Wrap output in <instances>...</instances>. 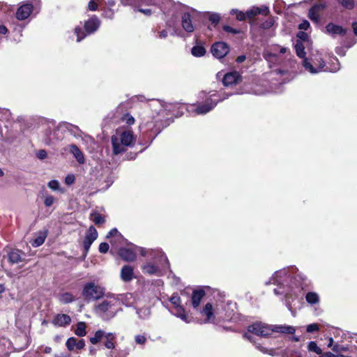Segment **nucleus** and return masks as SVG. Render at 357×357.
I'll return each mask as SVG.
<instances>
[{"mask_svg": "<svg viewBox=\"0 0 357 357\" xmlns=\"http://www.w3.org/2000/svg\"><path fill=\"white\" fill-rule=\"evenodd\" d=\"M304 280L305 275L298 272L296 267H289L277 271L274 273L266 284H273L278 285L274 289L275 295L289 296H291L293 288H299L301 284L297 283L298 280Z\"/></svg>", "mask_w": 357, "mask_h": 357, "instance_id": "obj_1", "label": "nucleus"}, {"mask_svg": "<svg viewBox=\"0 0 357 357\" xmlns=\"http://www.w3.org/2000/svg\"><path fill=\"white\" fill-rule=\"evenodd\" d=\"M296 331L294 327L285 325H272L269 326L261 322H256L248 327V333H244L243 337L250 342H253L252 337L249 334L253 333L260 337H268L273 332L294 334Z\"/></svg>", "mask_w": 357, "mask_h": 357, "instance_id": "obj_2", "label": "nucleus"}, {"mask_svg": "<svg viewBox=\"0 0 357 357\" xmlns=\"http://www.w3.org/2000/svg\"><path fill=\"white\" fill-rule=\"evenodd\" d=\"M329 66H326L321 54L317 53L310 58H304L302 61V66L305 70L311 74H317L325 71L335 73L339 70L340 63L338 59L333 58Z\"/></svg>", "mask_w": 357, "mask_h": 357, "instance_id": "obj_3", "label": "nucleus"}, {"mask_svg": "<svg viewBox=\"0 0 357 357\" xmlns=\"http://www.w3.org/2000/svg\"><path fill=\"white\" fill-rule=\"evenodd\" d=\"M137 252H139L144 257L149 253L153 258H158L160 262L168 264L167 257L160 250H147L143 248L132 245L128 248H122L119 251L120 257L126 261L135 260Z\"/></svg>", "mask_w": 357, "mask_h": 357, "instance_id": "obj_4", "label": "nucleus"}, {"mask_svg": "<svg viewBox=\"0 0 357 357\" xmlns=\"http://www.w3.org/2000/svg\"><path fill=\"white\" fill-rule=\"evenodd\" d=\"M111 141L113 154L118 155L126 152L128 147H132L135 144V137L132 130H116Z\"/></svg>", "mask_w": 357, "mask_h": 357, "instance_id": "obj_5", "label": "nucleus"}, {"mask_svg": "<svg viewBox=\"0 0 357 357\" xmlns=\"http://www.w3.org/2000/svg\"><path fill=\"white\" fill-rule=\"evenodd\" d=\"M94 310L102 319L109 320L114 318L121 308L119 307V299L111 296L96 305Z\"/></svg>", "mask_w": 357, "mask_h": 357, "instance_id": "obj_6", "label": "nucleus"}, {"mask_svg": "<svg viewBox=\"0 0 357 357\" xmlns=\"http://www.w3.org/2000/svg\"><path fill=\"white\" fill-rule=\"evenodd\" d=\"M161 121L162 119L160 118H155V116H153L151 119L150 117L147 116L142 120L139 128L144 133L149 135V137H151L150 144L152 142L153 139L162 130Z\"/></svg>", "mask_w": 357, "mask_h": 357, "instance_id": "obj_7", "label": "nucleus"}, {"mask_svg": "<svg viewBox=\"0 0 357 357\" xmlns=\"http://www.w3.org/2000/svg\"><path fill=\"white\" fill-rule=\"evenodd\" d=\"M231 94H219L213 93L206 98V102L202 105H197L195 109L197 114H205L212 110L217 103L229 98Z\"/></svg>", "mask_w": 357, "mask_h": 357, "instance_id": "obj_8", "label": "nucleus"}, {"mask_svg": "<svg viewBox=\"0 0 357 357\" xmlns=\"http://www.w3.org/2000/svg\"><path fill=\"white\" fill-rule=\"evenodd\" d=\"M100 25V21L96 15H93L84 24V31L81 27L77 26L74 33L77 36V42H80L87 35L95 33Z\"/></svg>", "mask_w": 357, "mask_h": 357, "instance_id": "obj_9", "label": "nucleus"}, {"mask_svg": "<svg viewBox=\"0 0 357 357\" xmlns=\"http://www.w3.org/2000/svg\"><path fill=\"white\" fill-rule=\"evenodd\" d=\"M105 294V289L93 282L84 284L82 295L85 301L89 302L100 299Z\"/></svg>", "mask_w": 357, "mask_h": 357, "instance_id": "obj_10", "label": "nucleus"}, {"mask_svg": "<svg viewBox=\"0 0 357 357\" xmlns=\"http://www.w3.org/2000/svg\"><path fill=\"white\" fill-rule=\"evenodd\" d=\"M149 105L153 114H155L157 118H160L161 119L168 116V112L173 107L172 105L165 104L158 99L151 100Z\"/></svg>", "mask_w": 357, "mask_h": 357, "instance_id": "obj_11", "label": "nucleus"}, {"mask_svg": "<svg viewBox=\"0 0 357 357\" xmlns=\"http://www.w3.org/2000/svg\"><path fill=\"white\" fill-rule=\"evenodd\" d=\"M197 11L186 6H182L181 10V24L183 29L188 33H192L195 30V26L192 22V18L195 17Z\"/></svg>", "mask_w": 357, "mask_h": 357, "instance_id": "obj_12", "label": "nucleus"}, {"mask_svg": "<svg viewBox=\"0 0 357 357\" xmlns=\"http://www.w3.org/2000/svg\"><path fill=\"white\" fill-rule=\"evenodd\" d=\"M59 132H61V130H59V126L54 129L47 128L43 137V142L46 145L50 146L62 139L63 136Z\"/></svg>", "mask_w": 357, "mask_h": 357, "instance_id": "obj_13", "label": "nucleus"}, {"mask_svg": "<svg viewBox=\"0 0 357 357\" xmlns=\"http://www.w3.org/2000/svg\"><path fill=\"white\" fill-rule=\"evenodd\" d=\"M34 3L32 1H26L24 2L17 9L16 12V17L19 20H24L27 19L31 13Z\"/></svg>", "mask_w": 357, "mask_h": 357, "instance_id": "obj_14", "label": "nucleus"}, {"mask_svg": "<svg viewBox=\"0 0 357 357\" xmlns=\"http://www.w3.org/2000/svg\"><path fill=\"white\" fill-rule=\"evenodd\" d=\"M229 51V47L225 42H216L211 47V53L217 59L223 58Z\"/></svg>", "mask_w": 357, "mask_h": 357, "instance_id": "obj_15", "label": "nucleus"}, {"mask_svg": "<svg viewBox=\"0 0 357 357\" xmlns=\"http://www.w3.org/2000/svg\"><path fill=\"white\" fill-rule=\"evenodd\" d=\"M59 130L61 132H68L70 135L76 138L82 137V132L78 126L69 123L68 122H62L59 125Z\"/></svg>", "mask_w": 357, "mask_h": 357, "instance_id": "obj_16", "label": "nucleus"}, {"mask_svg": "<svg viewBox=\"0 0 357 357\" xmlns=\"http://www.w3.org/2000/svg\"><path fill=\"white\" fill-rule=\"evenodd\" d=\"M200 313L206 317L204 323L213 322L215 320L214 314H220L218 308L216 307L214 309L210 303H208L205 305V306L200 311Z\"/></svg>", "mask_w": 357, "mask_h": 357, "instance_id": "obj_17", "label": "nucleus"}, {"mask_svg": "<svg viewBox=\"0 0 357 357\" xmlns=\"http://www.w3.org/2000/svg\"><path fill=\"white\" fill-rule=\"evenodd\" d=\"M326 33L335 38L336 36H344L347 33V29H344L341 26L335 24L332 22L328 23L326 26Z\"/></svg>", "mask_w": 357, "mask_h": 357, "instance_id": "obj_18", "label": "nucleus"}, {"mask_svg": "<svg viewBox=\"0 0 357 357\" xmlns=\"http://www.w3.org/2000/svg\"><path fill=\"white\" fill-rule=\"evenodd\" d=\"M144 0H121V2L124 6H130L134 8V10H138L145 15L149 16L151 15L152 11L149 8H139V3L144 2Z\"/></svg>", "mask_w": 357, "mask_h": 357, "instance_id": "obj_19", "label": "nucleus"}, {"mask_svg": "<svg viewBox=\"0 0 357 357\" xmlns=\"http://www.w3.org/2000/svg\"><path fill=\"white\" fill-rule=\"evenodd\" d=\"M241 81V76L238 72H231L227 73L223 79L222 83L226 86H229L236 84Z\"/></svg>", "mask_w": 357, "mask_h": 357, "instance_id": "obj_20", "label": "nucleus"}, {"mask_svg": "<svg viewBox=\"0 0 357 357\" xmlns=\"http://www.w3.org/2000/svg\"><path fill=\"white\" fill-rule=\"evenodd\" d=\"M269 12L268 8L266 6H262L261 7L253 6L246 11L247 19L251 20L259 14L268 15Z\"/></svg>", "mask_w": 357, "mask_h": 357, "instance_id": "obj_21", "label": "nucleus"}, {"mask_svg": "<svg viewBox=\"0 0 357 357\" xmlns=\"http://www.w3.org/2000/svg\"><path fill=\"white\" fill-rule=\"evenodd\" d=\"M118 299L119 301H121L122 304L126 307H132L135 308V305L139 303L138 300H137L136 297L131 293L121 294Z\"/></svg>", "mask_w": 357, "mask_h": 357, "instance_id": "obj_22", "label": "nucleus"}, {"mask_svg": "<svg viewBox=\"0 0 357 357\" xmlns=\"http://www.w3.org/2000/svg\"><path fill=\"white\" fill-rule=\"evenodd\" d=\"M71 322V318L66 314H58L54 318L52 324L56 326H66Z\"/></svg>", "mask_w": 357, "mask_h": 357, "instance_id": "obj_23", "label": "nucleus"}, {"mask_svg": "<svg viewBox=\"0 0 357 357\" xmlns=\"http://www.w3.org/2000/svg\"><path fill=\"white\" fill-rule=\"evenodd\" d=\"M66 347L70 351H73L75 349H82L85 346V342L84 340H77L75 337H70L66 341Z\"/></svg>", "mask_w": 357, "mask_h": 357, "instance_id": "obj_24", "label": "nucleus"}, {"mask_svg": "<svg viewBox=\"0 0 357 357\" xmlns=\"http://www.w3.org/2000/svg\"><path fill=\"white\" fill-rule=\"evenodd\" d=\"M68 149L73 155L79 164H84L85 162L84 153L75 144L68 145Z\"/></svg>", "mask_w": 357, "mask_h": 357, "instance_id": "obj_25", "label": "nucleus"}, {"mask_svg": "<svg viewBox=\"0 0 357 357\" xmlns=\"http://www.w3.org/2000/svg\"><path fill=\"white\" fill-rule=\"evenodd\" d=\"M205 291L202 289H195L192 294V305L194 308H197L201 303V301L205 296Z\"/></svg>", "mask_w": 357, "mask_h": 357, "instance_id": "obj_26", "label": "nucleus"}, {"mask_svg": "<svg viewBox=\"0 0 357 357\" xmlns=\"http://www.w3.org/2000/svg\"><path fill=\"white\" fill-rule=\"evenodd\" d=\"M172 313L187 324L192 321V317L186 314L184 307L181 305L174 307V311L172 312Z\"/></svg>", "mask_w": 357, "mask_h": 357, "instance_id": "obj_27", "label": "nucleus"}, {"mask_svg": "<svg viewBox=\"0 0 357 357\" xmlns=\"http://www.w3.org/2000/svg\"><path fill=\"white\" fill-rule=\"evenodd\" d=\"M324 4H316L313 6L309 10L308 17L309 18L315 22H319V11L324 9Z\"/></svg>", "mask_w": 357, "mask_h": 357, "instance_id": "obj_28", "label": "nucleus"}, {"mask_svg": "<svg viewBox=\"0 0 357 357\" xmlns=\"http://www.w3.org/2000/svg\"><path fill=\"white\" fill-rule=\"evenodd\" d=\"M134 278V272L132 266L126 265L121 271V278L124 282H129Z\"/></svg>", "mask_w": 357, "mask_h": 357, "instance_id": "obj_29", "label": "nucleus"}, {"mask_svg": "<svg viewBox=\"0 0 357 357\" xmlns=\"http://www.w3.org/2000/svg\"><path fill=\"white\" fill-rule=\"evenodd\" d=\"M136 313L140 319H147L151 315V309L149 307H140L138 303L135 305Z\"/></svg>", "mask_w": 357, "mask_h": 357, "instance_id": "obj_30", "label": "nucleus"}, {"mask_svg": "<svg viewBox=\"0 0 357 357\" xmlns=\"http://www.w3.org/2000/svg\"><path fill=\"white\" fill-rule=\"evenodd\" d=\"M47 230H43V231H38L36 234V236L31 242L32 246L37 248V247H39L41 245H43V243L45 242V240L47 238Z\"/></svg>", "mask_w": 357, "mask_h": 357, "instance_id": "obj_31", "label": "nucleus"}, {"mask_svg": "<svg viewBox=\"0 0 357 357\" xmlns=\"http://www.w3.org/2000/svg\"><path fill=\"white\" fill-rule=\"evenodd\" d=\"M23 252L19 250H12L8 252V259L12 264H17L22 260Z\"/></svg>", "mask_w": 357, "mask_h": 357, "instance_id": "obj_32", "label": "nucleus"}, {"mask_svg": "<svg viewBox=\"0 0 357 357\" xmlns=\"http://www.w3.org/2000/svg\"><path fill=\"white\" fill-rule=\"evenodd\" d=\"M142 271L144 273L149 275L157 274L159 272L158 266L152 262H147L142 266Z\"/></svg>", "mask_w": 357, "mask_h": 357, "instance_id": "obj_33", "label": "nucleus"}, {"mask_svg": "<svg viewBox=\"0 0 357 357\" xmlns=\"http://www.w3.org/2000/svg\"><path fill=\"white\" fill-rule=\"evenodd\" d=\"M294 47H295L296 55L299 58L303 59V60L304 59V58H306L305 57L306 53L305 52V46L302 41L296 40Z\"/></svg>", "mask_w": 357, "mask_h": 357, "instance_id": "obj_34", "label": "nucleus"}, {"mask_svg": "<svg viewBox=\"0 0 357 357\" xmlns=\"http://www.w3.org/2000/svg\"><path fill=\"white\" fill-rule=\"evenodd\" d=\"M127 105L128 104L126 102L120 103L118 107L115 109L114 112L113 119L115 121L119 122L120 120V114L121 111H123V113L127 111Z\"/></svg>", "mask_w": 357, "mask_h": 357, "instance_id": "obj_35", "label": "nucleus"}, {"mask_svg": "<svg viewBox=\"0 0 357 357\" xmlns=\"http://www.w3.org/2000/svg\"><path fill=\"white\" fill-rule=\"evenodd\" d=\"M119 121L125 122L128 126L133 125L135 123V118L128 112L123 113V111L121 112Z\"/></svg>", "mask_w": 357, "mask_h": 357, "instance_id": "obj_36", "label": "nucleus"}, {"mask_svg": "<svg viewBox=\"0 0 357 357\" xmlns=\"http://www.w3.org/2000/svg\"><path fill=\"white\" fill-rule=\"evenodd\" d=\"M105 338L106 339L105 347L107 349H114V341L116 338L115 335L112 333H106Z\"/></svg>", "mask_w": 357, "mask_h": 357, "instance_id": "obj_37", "label": "nucleus"}, {"mask_svg": "<svg viewBox=\"0 0 357 357\" xmlns=\"http://www.w3.org/2000/svg\"><path fill=\"white\" fill-rule=\"evenodd\" d=\"M306 301L311 305L317 304L319 302V296L315 292H308L305 296Z\"/></svg>", "mask_w": 357, "mask_h": 357, "instance_id": "obj_38", "label": "nucleus"}, {"mask_svg": "<svg viewBox=\"0 0 357 357\" xmlns=\"http://www.w3.org/2000/svg\"><path fill=\"white\" fill-rule=\"evenodd\" d=\"M191 53L197 57L202 56L206 53V50L202 45H195L191 49Z\"/></svg>", "mask_w": 357, "mask_h": 357, "instance_id": "obj_39", "label": "nucleus"}, {"mask_svg": "<svg viewBox=\"0 0 357 357\" xmlns=\"http://www.w3.org/2000/svg\"><path fill=\"white\" fill-rule=\"evenodd\" d=\"M98 238V232L93 226L89 227L84 238L93 242Z\"/></svg>", "mask_w": 357, "mask_h": 357, "instance_id": "obj_40", "label": "nucleus"}, {"mask_svg": "<svg viewBox=\"0 0 357 357\" xmlns=\"http://www.w3.org/2000/svg\"><path fill=\"white\" fill-rule=\"evenodd\" d=\"M106 335V333L102 330L97 331L95 333V335L93 337H91L90 338V342L93 344H97L102 338L105 337Z\"/></svg>", "mask_w": 357, "mask_h": 357, "instance_id": "obj_41", "label": "nucleus"}, {"mask_svg": "<svg viewBox=\"0 0 357 357\" xmlns=\"http://www.w3.org/2000/svg\"><path fill=\"white\" fill-rule=\"evenodd\" d=\"M91 219L97 225H102L105 222V218L101 214L96 212L91 214Z\"/></svg>", "mask_w": 357, "mask_h": 357, "instance_id": "obj_42", "label": "nucleus"}, {"mask_svg": "<svg viewBox=\"0 0 357 357\" xmlns=\"http://www.w3.org/2000/svg\"><path fill=\"white\" fill-rule=\"evenodd\" d=\"M75 333L79 337H83L86 335V324L84 322H78Z\"/></svg>", "mask_w": 357, "mask_h": 357, "instance_id": "obj_43", "label": "nucleus"}, {"mask_svg": "<svg viewBox=\"0 0 357 357\" xmlns=\"http://www.w3.org/2000/svg\"><path fill=\"white\" fill-rule=\"evenodd\" d=\"M307 349L309 351L314 352L318 355L322 354V349L314 341H311L307 344Z\"/></svg>", "mask_w": 357, "mask_h": 357, "instance_id": "obj_44", "label": "nucleus"}, {"mask_svg": "<svg viewBox=\"0 0 357 357\" xmlns=\"http://www.w3.org/2000/svg\"><path fill=\"white\" fill-rule=\"evenodd\" d=\"M47 185L51 190L54 191H59L61 193L64 192V190L62 188H61L60 183L56 180L50 181L48 183Z\"/></svg>", "mask_w": 357, "mask_h": 357, "instance_id": "obj_45", "label": "nucleus"}, {"mask_svg": "<svg viewBox=\"0 0 357 357\" xmlns=\"http://www.w3.org/2000/svg\"><path fill=\"white\" fill-rule=\"evenodd\" d=\"M59 301L62 303H69L74 301V296L70 293H63L60 295Z\"/></svg>", "mask_w": 357, "mask_h": 357, "instance_id": "obj_46", "label": "nucleus"}, {"mask_svg": "<svg viewBox=\"0 0 357 357\" xmlns=\"http://www.w3.org/2000/svg\"><path fill=\"white\" fill-rule=\"evenodd\" d=\"M230 14L235 15L236 19L238 21H243V20L247 19L246 12L243 13V11H241V10H239L238 9H232L230 11Z\"/></svg>", "mask_w": 357, "mask_h": 357, "instance_id": "obj_47", "label": "nucleus"}, {"mask_svg": "<svg viewBox=\"0 0 357 357\" xmlns=\"http://www.w3.org/2000/svg\"><path fill=\"white\" fill-rule=\"evenodd\" d=\"M102 16L103 17L107 18V19H112L115 14V10L112 8H102Z\"/></svg>", "mask_w": 357, "mask_h": 357, "instance_id": "obj_48", "label": "nucleus"}, {"mask_svg": "<svg viewBox=\"0 0 357 357\" xmlns=\"http://www.w3.org/2000/svg\"><path fill=\"white\" fill-rule=\"evenodd\" d=\"M255 347H256V348L258 350H259L263 354H268L270 356H275V354H276L275 349H267V348L261 346L259 344H256Z\"/></svg>", "mask_w": 357, "mask_h": 357, "instance_id": "obj_49", "label": "nucleus"}, {"mask_svg": "<svg viewBox=\"0 0 357 357\" xmlns=\"http://www.w3.org/2000/svg\"><path fill=\"white\" fill-rule=\"evenodd\" d=\"M112 237L116 238L117 240H120L123 238L122 235L119 232V231L116 228L111 229L110 231L107 235V238H110Z\"/></svg>", "mask_w": 357, "mask_h": 357, "instance_id": "obj_50", "label": "nucleus"}, {"mask_svg": "<svg viewBox=\"0 0 357 357\" xmlns=\"http://www.w3.org/2000/svg\"><path fill=\"white\" fill-rule=\"evenodd\" d=\"M169 301L174 305V307L181 305V298L178 294H174L169 298Z\"/></svg>", "mask_w": 357, "mask_h": 357, "instance_id": "obj_51", "label": "nucleus"}, {"mask_svg": "<svg viewBox=\"0 0 357 357\" xmlns=\"http://www.w3.org/2000/svg\"><path fill=\"white\" fill-rule=\"evenodd\" d=\"M100 0H90L88 3V10L90 11H96L98 8V2Z\"/></svg>", "mask_w": 357, "mask_h": 357, "instance_id": "obj_52", "label": "nucleus"}, {"mask_svg": "<svg viewBox=\"0 0 357 357\" xmlns=\"http://www.w3.org/2000/svg\"><path fill=\"white\" fill-rule=\"evenodd\" d=\"M55 202V198L50 195H46L44 199V204L47 207L51 206Z\"/></svg>", "mask_w": 357, "mask_h": 357, "instance_id": "obj_53", "label": "nucleus"}, {"mask_svg": "<svg viewBox=\"0 0 357 357\" xmlns=\"http://www.w3.org/2000/svg\"><path fill=\"white\" fill-rule=\"evenodd\" d=\"M340 2L347 9H352L354 6V0H340Z\"/></svg>", "mask_w": 357, "mask_h": 357, "instance_id": "obj_54", "label": "nucleus"}, {"mask_svg": "<svg viewBox=\"0 0 357 357\" xmlns=\"http://www.w3.org/2000/svg\"><path fill=\"white\" fill-rule=\"evenodd\" d=\"M264 56L269 63L275 62L278 60L277 56L272 53H266Z\"/></svg>", "mask_w": 357, "mask_h": 357, "instance_id": "obj_55", "label": "nucleus"}, {"mask_svg": "<svg viewBox=\"0 0 357 357\" xmlns=\"http://www.w3.org/2000/svg\"><path fill=\"white\" fill-rule=\"evenodd\" d=\"M318 331H319V326L317 324H311L306 327V331L307 333H313Z\"/></svg>", "mask_w": 357, "mask_h": 357, "instance_id": "obj_56", "label": "nucleus"}, {"mask_svg": "<svg viewBox=\"0 0 357 357\" xmlns=\"http://www.w3.org/2000/svg\"><path fill=\"white\" fill-rule=\"evenodd\" d=\"M135 340L138 344H144L146 342V337L144 335H137L135 337Z\"/></svg>", "mask_w": 357, "mask_h": 357, "instance_id": "obj_57", "label": "nucleus"}, {"mask_svg": "<svg viewBox=\"0 0 357 357\" xmlns=\"http://www.w3.org/2000/svg\"><path fill=\"white\" fill-rule=\"evenodd\" d=\"M347 347H345L344 346H340L337 344H335L333 347H332V350L337 353V354H339L338 353L340 352H342V351H347Z\"/></svg>", "mask_w": 357, "mask_h": 357, "instance_id": "obj_58", "label": "nucleus"}, {"mask_svg": "<svg viewBox=\"0 0 357 357\" xmlns=\"http://www.w3.org/2000/svg\"><path fill=\"white\" fill-rule=\"evenodd\" d=\"M297 38H298V40H301L303 43L304 42L307 41V40H308V35H307V33H305L304 31H299L297 33Z\"/></svg>", "mask_w": 357, "mask_h": 357, "instance_id": "obj_59", "label": "nucleus"}, {"mask_svg": "<svg viewBox=\"0 0 357 357\" xmlns=\"http://www.w3.org/2000/svg\"><path fill=\"white\" fill-rule=\"evenodd\" d=\"M220 17L217 13H212L209 15V20L214 24H217L220 21Z\"/></svg>", "mask_w": 357, "mask_h": 357, "instance_id": "obj_60", "label": "nucleus"}, {"mask_svg": "<svg viewBox=\"0 0 357 357\" xmlns=\"http://www.w3.org/2000/svg\"><path fill=\"white\" fill-rule=\"evenodd\" d=\"M109 244L107 243H101L99 245V252L106 253L109 250Z\"/></svg>", "mask_w": 357, "mask_h": 357, "instance_id": "obj_61", "label": "nucleus"}, {"mask_svg": "<svg viewBox=\"0 0 357 357\" xmlns=\"http://www.w3.org/2000/svg\"><path fill=\"white\" fill-rule=\"evenodd\" d=\"M223 29L225 31H226L227 33H231L233 34H237V33H240V31L238 29H234L231 26H229L227 25L225 26Z\"/></svg>", "mask_w": 357, "mask_h": 357, "instance_id": "obj_62", "label": "nucleus"}, {"mask_svg": "<svg viewBox=\"0 0 357 357\" xmlns=\"http://www.w3.org/2000/svg\"><path fill=\"white\" fill-rule=\"evenodd\" d=\"M92 243H93V242L91 241L90 240H87V239L84 238V242H83V245H84V248L85 250V255H86Z\"/></svg>", "mask_w": 357, "mask_h": 357, "instance_id": "obj_63", "label": "nucleus"}, {"mask_svg": "<svg viewBox=\"0 0 357 357\" xmlns=\"http://www.w3.org/2000/svg\"><path fill=\"white\" fill-rule=\"evenodd\" d=\"M92 243H93V242L91 241L90 240H87V239L84 238V242H83V245H84V248L85 250V255H86Z\"/></svg>", "mask_w": 357, "mask_h": 357, "instance_id": "obj_64", "label": "nucleus"}]
</instances>
